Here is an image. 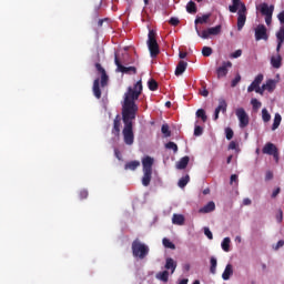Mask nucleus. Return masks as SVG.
I'll use <instances>...</instances> for the list:
<instances>
[{
  "label": "nucleus",
  "mask_w": 284,
  "mask_h": 284,
  "mask_svg": "<svg viewBox=\"0 0 284 284\" xmlns=\"http://www.w3.org/2000/svg\"><path fill=\"white\" fill-rule=\"evenodd\" d=\"M187 70V62L181 60L175 68V77H181Z\"/></svg>",
  "instance_id": "nucleus-19"
},
{
  "label": "nucleus",
  "mask_w": 284,
  "mask_h": 284,
  "mask_svg": "<svg viewBox=\"0 0 284 284\" xmlns=\"http://www.w3.org/2000/svg\"><path fill=\"white\" fill-rule=\"evenodd\" d=\"M265 90V85L263 84L262 87H258L255 92L256 94H261V97H263Z\"/></svg>",
  "instance_id": "nucleus-52"
},
{
  "label": "nucleus",
  "mask_w": 284,
  "mask_h": 284,
  "mask_svg": "<svg viewBox=\"0 0 284 284\" xmlns=\"http://www.w3.org/2000/svg\"><path fill=\"white\" fill-rule=\"evenodd\" d=\"M221 24H217L216 27L209 28L206 30H199V27H195V32L197 37H201V39H210V37H216L221 34Z\"/></svg>",
  "instance_id": "nucleus-5"
},
{
  "label": "nucleus",
  "mask_w": 284,
  "mask_h": 284,
  "mask_svg": "<svg viewBox=\"0 0 284 284\" xmlns=\"http://www.w3.org/2000/svg\"><path fill=\"white\" fill-rule=\"evenodd\" d=\"M140 166H141V162L136 161V160H133V161H130V162L125 163L124 170H131V172H134V170H136Z\"/></svg>",
  "instance_id": "nucleus-24"
},
{
  "label": "nucleus",
  "mask_w": 284,
  "mask_h": 284,
  "mask_svg": "<svg viewBox=\"0 0 284 284\" xmlns=\"http://www.w3.org/2000/svg\"><path fill=\"white\" fill-rule=\"evenodd\" d=\"M271 65L272 68H275V70H278V68L283 65V57H281V53H277L276 55H272Z\"/></svg>",
  "instance_id": "nucleus-16"
},
{
  "label": "nucleus",
  "mask_w": 284,
  "mask_h": 284,
  "mask_svg": "<svg viewBox=\"0 0 284 284\" xmlns=\"http://www.w3.org/2000/svg\"><path fill=\"white\" fill-rule=\"evenodd\" d=\"M176 265H178V264H176V261H174V258L168 257V258L165 260V265H164V267H165L166 272L170 271L171 274H174V272H176Z\"/></svg>",
  "instance_id": "nucleus-15"
},
{
  "label": "nucleus",
  "mask_w": 284,
  "mask_h": 284,
  "mask_svg": "<svg viewBox=\"0 0 284 284\" xmlns=\"http://www.w3.org/2000/svg\"><path fill=\"white\" fill-rule=\"evenodd\" d=\"M187 163H190V156L185 155L178 162V170H185V168H187Z\"/></svg>",
  "instance_id": "nucleus-26"
},
{
  "label": "nucleus",
  "mask_w": 284,
  "mask_h": 284,
  "mask_svg": "<svg viewBox=\"0 0 284 284\" xmlns=\"http://www.w3.org/2000/svg\"><path fill=\"white\" fill-rule=\"evenodd\" d=\"M225 134H226V139L227 141H232V139H234V131L230 128L225 129Z\"/></svg>",
  "instance_id": "nucleus-44"
},
{
  "label": "nucleus",
  "mask_w": 284,
  "mask_h": 284,
  "mask_svg": "<svg viewBox=\"0 0 284 284\" xmlns=\"http://www.w3.org/2000/svg\"><path fill=\"white\" fill-rule=\"evenodd\" d=\"M271 156H273L274 161L278 163V150L275 153H273Z\"/></svg>",
  "instance_id": "nucleus-62"
},
{
  "label": "nucleus",
  "mask_w": 284,
  "mask_h": 284,
  "mask_svg": "<svg viewBox=\"0 0 284 284\" xmlns=\"http://www.w3.org/2000/svg\"><path fill=\"white\" fill-rule=\"evenodd\" d=\"M146 45L149 48L151 59H156V57L161 54V49L159 48V42L156 41V31H149Z\"/></svg>",
  "instance_id": "nucleus-4"
},
{
  "label": "nucleus",
  "mask_w": 284,
  "mask_h": 284,
  "mask_svg": "<svg viewBox=\"0 0 284 284\" xmlns=\"http://www.w3.org/2000/svg\"><path fill=\"white\" fill-rule=\"evenodd\" d=\"M243 205H252V200H250L248 197H245L243 200Z\"/></svg>",
  "instance_id": "nucleus-61"
},
{
  "label": "nucleus",
  "mask_w": 284,
  "mask_h": 284,
  "mask_svg": "<svg viewBox=\"0 0 284 284\" xmlns=\"http://www.w3.org/2000/svg\"><path fill=\"white\" fill-rule=\"evenodd\" d=\"M114 63L116 65V72H122V74H136V67H125L122 65L121 60H119V55L115 54Z\"/></svg>",
  "instance_id": "nucleus-7"
},
{
  "label": "nucleus",
  "mask_w": 284,
  "mask_h": 284,
  "mask_svg": "<svg viewBox=\"0 0 284 284\" xmlns=\"http://www.w3.org/2000/svg\"><path fill=\"white\" fill-rule=\"evenodd\" d=\"M232 241L230 240V237H225L223 241H222V250L224 251V252H230V243H231Z\"/></svg>",
  "instance_id": "nucleus-36"
},
{
  "label": "nucleus",
  "mask_w": 284,
  "mask_h": 284,
  "mask_svg": "<svg viewBox=\"0 0 284 284\" xmlns=\"http://www.w3.org/2000/svg\"><path fill=\"white\" fill-rule=\"evenodd\" d=\"M263 79H264L263 74L260 73V74H257V75L255 77L254 81H255L257 84L261 85V83H263Z\"/></svg>",
  "instance_id": "nucleus-50"
},
{
  "label": "nucleus",
  "mask_w": 284,
  "mask_h": 284,
  "mask_svg": "<svg viewBox=\"0 0 284 284\" xmlns=\"http://www.w3.org/2000/svg\"><path fill=\"white\" fill-rule=\"evenodd\" d=\"M281 194V187H277L272 193V199H276Z\"/></svg>",
  "instance_id": "nucleus-55"
},
{
  "label": "nucleus",
  "mask_w": 284,
  "mask_h": 284,
  "mask_svg": "<svg viewBox=\"0 0 284 284\" xmlns=\"http://www.w3.org/2000/svg\"><path fill=\"white\" fill-rule=\"evenodd\" d=\"M284 245V241L283 240H280L275 246H273V248L276 251V250H281V247H283Z\"/></svg>",
  "instance_id": "nucleus-53"
},
{
  "label": "nucleus",
  "mask_w": 284,
  "mask_h": 284,
  "mask_svg": "<svg viewBox=\"0 0 284 284\" xmlns=\"http://www.w3.org/2000/svg\"><path fill=\"white\" fill-rule=\"evenodd\" d=\"M247 7L245 3L241 4V9L237 11V30L241 31L245 27V22L247 21Z\"/></svg>",
  "instance_id": "nucleus-6"
},
{
  "label": "nucleus",
  "mask_w": 284,
  "mask_h": 284,
  "mask_svg": "<svg viewBox=\"0 0 284 284\" xmlns=\"http://www.w3.org/2000/svg\"><path fill=\"white\" fill-rule=\"evenodd\" d=\"M201 97H209L210 95V91H207L206 88H203L202 91H200Z\"/></svg>",
  "instance_id": "nucleus-56"
},
{
  "label": "nucleus",
  "mask_w": 284,
  "mask_h": 284,
  "mask_svg": "<svg viewBox=\"0 0 284 284\" xmlns=\"http://www.w3.org/2000/svg\"><path fill=\"white\" fill-rule=\"evenodd\" d=\"M257 88H261V84L256 83L254 80L253 82L248 85L247 92H254L257 90Z\"/></svg>",
  "instance_id": "nucleus-42"
},
{
  "label": "nucleus",
  "mask_w": 284,
  "mask_h": 284,
  "mask_svg": "<svg viewBox=\"0 0 284 284\" xmlns=\"http://www.w3.org/2000/svg\"><path fill=\"white\" fill-rule=\"evenodd\" d=\"M79 196H80L81 200L88 199V196H89L88 190L80 191Z\"/></svg>",
  "instance_id": "nucleus-51"
},
{
  "label": "nucleus",
  "mask_w": 284,
  "mask_h": 284,
  "mask_svg": "<svg viewBox=\"0 0 284 284\" xmlns=\"http://www.w3.org/2000/svg\"><path fill=\"white\" fill-rule=\"evenodd\" d=\"M232 274H234V268H233L232 264H227L222 274L223 281H230V276H232Z\"/></svg>",
  "instance_id": "nucleus-22"
},
{
  "label": "nucleus",
  "mask_w": 284,
  "mask_h": 284,
  "mask_svg": "<svg viewBox=\"0 0 284 284\" xmlns=\"http://www.w3.org/2000/svg\"><path fill=\"white\" fill-rule=\"evenodd\" d=\"M251 104L253 105V110H258L262 105L261 101H258L256 98L251 100Z\"/></svg>",
  "instance_id": "nucleus-43"
},
{
  "label": "nucleus",
  "mask_w": 284,
  "mask_h": 284,
  "mask_svg": "<svg viewBox=\"0 0 284 284\" xmlns=\"http://www.w3.org/2000/svg\"><path fill=\"white\" fill-rule=\"evenodd\" d=\"M277 19L281 23L280 30L276 32L277 41H284V11L277 14Z\"/></svg>",
  "instance_id": "nucleus-12"
},
{
  "label": "nucleus",
  "mask_w": 284,
  "mask_h": 284,
  "mask_svg": "<svg viewBox=\"0 0 284 284\" xmlns=\"http://www.w3.org/2000/svg\"><path fill=\"white\" fill-rule=\"evenodd\" d=\"M161 132L162 134H164V136H172V132L170 131V125L168 124H163L161 128Z\"/></svg>",
  "instance_id": "nucleus-39"
},
{
  "label": "nucleus",
  "mask_w": 284,
  "mask_h": 284,
  "mask_svg": "<svg viewBox=\"0 0 284 284\" xmlns=\"http://www.w3.org/2000/svg\"><path fill=\"white\" fill-rule=\"evenodd\" d=\"M151 181H152V171H143L142 185H144V187H148Z\"/></svg>",
  "instance_id": "nucleus-23"
},
{
  "label": "nucleus",
  "mask_w": 284,
  "mask_h": 284,
  "mask_svg": "<svg viewBox=\"0 0 284 284\" xmlns=\"http://www.w3.org/2000/svg\"><path fill=\"white\" fill-rule=\"evenodd\" d=\"M282 120H283V118H281V115L278 113H276L275 118H274L273 125H272V130H278V125H281Z\"/></svg>",
  "instance_id": "nucleus-32"
},
{
  "label": "nucleus",
  "mask_w": 284,
  "mask_h": 284,
  "mask_svg": "<svg viewBox=\"0 0 284 284\" xmlns=\"http://www.w3.org/2000/svg\"><path fill=\"white\" fill-rule=\"evenodd\" d=\"M221 112H223V114L227 112V102L225 101V99L219 100V105L214 112V118H213L214 121H219V114H221Z\"/></svg>",
  "instance_id": "nucleus-11"
},
{
  "label": "nucleus",
  "mask_w": 284,
  "mask_h": 284,
  "mask_svg": "<svg viewBox=\"0 0 284 284\" xmlns=\"http://www.w3.org/2000/svg\"><path fill=\"white\" fill-rule=\"evenodd\" d=\"M166 150H173V152H179V145L174 142H169L165 144Z\"/></svg>",
  "instance_id": "nucleus-40"
},
{
  "label": "nucleus",
  "mask_w": 284,
  "mask_h": 284,
  "mask_svg": "<svg viewBox=\"0 0 284 284\" xmlns=\"http://www.w3.org/2000/svg\"><path fill=\"white\" fill-rule=\"evenodd\" d=\"M204 234L210 241L214 239V235L212 234V231H210V227H204Z\"/></svg>",
  "instance_id": "nucleus-46"
},
{
  "label": "nucleus",
  "mask_w": 284,
  "mask_h": 284,
  "mask_svg": "<svg viewBox=\"0 0 284 284\" xmlns=\"http://www.w3.org/2000/svg\"><path fill=\"white\" fill-rule=\"evenodd\" d=\"M235 114L240 121V128H247V125H250V116L247 115V112H245V109H236Z\"/></svg>",
  "instance_id": "nucleus-8"
},
{
  "label": "nucleus",
  "mask_w": 284,
  "mask_h": 284,
  "mask_svg": "<svg viewBox=\"0 0 284 284\" xmlns=\"http://www.w3.org/2000/svg\"><path fill=\"white\" fill-rule=\"evenodd\" d=\"M163 245L168 248V250H176V245L174 243H172V241H170V239L164 237L162 240Z\"/></svg>",
  "instance_id": "nucleus-30"
},
{
  "label": "nucleus",
  "mask_w": 284,
  "mask_h": 284,
  "mask_svg": "<svg viewBox=\"0 0 284 284\" xmlns=\"http://www.w3.org/2000/svg\"><path fill=\"white\" fill-rule=\"evenodd\" d=\"M268 36H267V28L265 24H258L255 29V40L256 41H267Z\"/></svg>",
  "instance_id": "nucleus-10"
},
{
  "label": "nucleus",
  "mask_w": 284,
  "mask_h": 284,
  "mask_svg": "<svg viewBox=\"0 0 284 284\" xmlns=\"http://www.w3.org/2000/svg\"><path fill=\"white\" fill-rule=\"evenodd\" d=\"M196 116H197V119H201L203 121V123H205L207 121V114L205 113V110H203V109H199L196 111Z\"/></svg>",
  "instance_id": "nucleus-33"
},
{
  "label": "nucleus",
  "mask_w": 284,
  "mask_h": 284,
  "mask_svg": "<svg viewBox=\"0 0 284 284\" xmlns=\"http://www.w3.org/2000/svg\"><path fill=\"white\" fill-rule=\"evenodd\" d=\"M148 87H149V90H151V92H156V90H159V82H156V80L154 79H151L148 82Z\"/></svg>",
  "instance_id": "nucleus-29"
},
{
  "label": "nucleus",
  "mask_w": 284,
  "mask_h": 284,
  "mask_svg": "<svg viewBox=\"0 0 284 284\" xmlns=\"http://www.w3.org/2000/svg\"><path fill=\"white\" fill-rule=\"evenodd\" d=\"M95 70L101 74V80L98 78L93 81L92 92L95 99H101V88H105L108 85L110 77H108L105 69L102 68L101 63H95Z\"/></svg>",
  "instance_id": "nucleus-2"
},
{
  "label": "nucleus",
  "mask_w": 284,
  "mask_h": 284,
  "mask_svg": "<svg viewBox=\"0 0 284 284\" xmlns=\"http://www.w3.org/2000/svg\"><path fill=\"white\" fill-rule=\"evenodd\" d=\"M187 183H190V175H185V176L181 178L179 180L178 185H179V187L183 189V187H185V185H187Z\"/></svg>",
  "instance_id": "nucleus-35"
},
{
  "label": "nucleus",
  "mask_w": 284,
  "mask_h": 284,
  "mask_svg": "<svg viewBox=\"0 0 284 284\" xmlns=\"http://www.w3.org/2000/svg\"><path fill=\"white\" fill-rule=\"evenodd\" d=\"M230 68H232L231 61H224L222 62V65L216 69L217 79H225L227 77V73L230 72Z\"/></svg>",
  "instance_id": "nucleus-9"
},
{
  "label": "nucleus",
  "mask_w": 284,
  "mask_h": 284,
  "mask_svg": "<svg viewBox=\"0 0 284 284\" xmlns=\"http://www.w3.org/2000/svg\"><path fill=\"white\" fill-rule=\"evenodd\" d=\"M265 90H267V92H274V80H267L265 84H263Z\"/></svg>",
  "instance_id": "nucleus-38"
},
{
  "label": "nucleus",
  "mask_w": 284,
  "mask_h": 284,
  "mask_svg": "<svg viewBox=\"0 0 284 284\" xmlns=\"http://www.w3.org/2000/svg\"><path fill=\"white\" fill-rule=\"evenodd\" d=\"M170 26H178L179 23H181V21L179 20V18H171L169 20Z\"/></svg>",
  "instance_id": "nucleus-49"
},
{
  "label": "nucleus",
  "mask_w": 284,
  "mask_h": 284,
  "mask_svg": "<svg viewBox=\"0 0 284 284\" xmlns=\"http://www.w3.org/2000/svg\"><path fill=\"white\" fill-rule=\"evenodd\" d=\"M186 12H189V14H196V3L194 1H190L186 4Z\"/></svg>",
  "instance_id": "nucleus-28"
},
{
  "label": "nucleus",
  "mask_w": 284,
  "mask_h": 284,
  "mask_svg": "<svg viewBox=\"0 0 284 284\" xmlns=\"http://www.w3.org/2000/svg\"><path fill=\"white\" fill-rule=\"evenodd\" d=\"M266 26H272V16H265Z\"/></svg>",
  "instance_id": "nucleus-59"
},
{
  "label": "nucleus",
  "mask_w": 284,
  "mask_h": 284,
  "mask_svg": "<svg viewBox=\"0 0 284 284\" xmlns=\"http://www.w3.org/2000/svg\"><path fill=\"white\" fill-rule=\"evenodd\" d=\"M172 223L173 225H185V216H183V214H173L172 217Z\"/></svg>",
  "instance_id": "nucleus-21"
},
{
  "label": "nucleus",
  "mask_w": 284,
  "mask_h": 284,
  "mask_svg": "<svg viewBox=\"0 0 284 284\" xmlns=\"http://www.w3.org/2000/svg\"><path fill=\"white\" fill-rule=\"evenodd\" d=\"M216 210V204L214 202H209L202 209H200L201 214H210V212H214Z\"/></svg>",
  "instance_id": "nucleus-20"
},
{
  "label": "nucleus",
  "mask_w": 284,
  "mask_h": 284,
  "mask_svg": "<svg viewBox=\"0 0 284 284\" xmlns=\"http://www.w3.org/2000/svg\"><path fill=\"white\" fill-rule=\"evenodd\" d=\"M131 250H132L133 256L135 258H140L141 261H143V258H145V256L150 254V246L142 243L141 240L139 239H135L132 242Z\"/></svg>",
  "instance_id": "nucleus-3"
},
{
  "label": "nucleus",
  "mask_w": 284,
  "mask_h": 284,
  "mask_svg": "<svg viewBox=\"0 0 284 284\" xmlns=\"http://www.w3.org/2000/svg\"><path fill=\"white\" fill-rule=\"evenodd\" d=\"M261 13L264 17H270V16L274 14V6L270 7L267 3H263L261 6Z\"/></svg>",
  "instance_id": "nucleus-18"
},
{
  "label": "nucleus",
  "mask_w": 284,
  "mask_h": 284,
  "mask_svg": "<svg viewBox=\"0 0 284 284\" xmlns=\"http://www.w3.org/2000/svg\"><path fill=\"white\" fill-rule=\"evenodd\" d=\"M210 21V14H203L202 17H197L194 21L195 28H199V23L203 26V23H207Z\"/></svg>",
  "instance_id": "nucleus-27"
},
{
  "label": "nucleus",
  "mask_w": 284,
  "mask_h": 284,
  "mask_svg": "<svg viewBox=\"0 0 284 284\" xmlns=\"http://www.w3.org/2000/svg\"><path fill=\"white\" fill-rule=\"evenodd\" d=\"M210 264H211V267H210L211 274H216V265H217L216 257H211Z\"/></svg>",
  "instance_id": "nucleus-37"
},
{
  "label": "nucleus",
  "mask_w": 284,
  "mask_h": 284,
  "mask_svg": "<svg viewBox=\"0 0 284 284\" xmlns=\"http://www.w3.org/2000/svg\"><path fill=\"white\" fill-rule=\"evenodd\" d=\"M241 83V74H237L231 82V88H236Z\"/></svg>",
  "instance_id": "nucleus-45"
},
{
  "label": "nucleus",
  "mask_w": 284,
  "mask_h": 284,
  "mask_svg": "<svg viewBox=\"0 0 284 284\" xmlns=\"http://www.w3.org/2000/svg\"><path fill=\"white\" fill-rule=\"evenodd\" d=\"M143 92V82L140 80L133 87H129L124 93V102L122 104V121L124 123V129L122 131L123 140L125 145L134 144V130L133 123L136 119V112H139V97Z\"/></svg>",
  "instance_id": "nucleus-1"
},
{
  "label": "nucleus",
  "mask_w": 284,
  "mask_h": 284,
  "mask_svg": "<svg viewBox=\"0 0 284 284\" xmlns=\"http://www.w3.org/2000/svg\"><path fill=\"white\" fill-rule=\"evenodd\" d=\"M212 48L211 47H203L202 48V54L203 57H212Z\"/></svg>",
  "instance_id": "nucleus-41"
},
{
  "label": "nucleus",
  "mask_w": 284,
  "mask_h": 284,
  "mask_svg": "<svg viewBox=\"0 0 284 284\" xmlns=\"http://www.w3.org/2000/svg\"><path fill=\"white\" fill-rule=\"evenodd\" d=\"M155 277L158 281H162V283H168L170 281V272L169 271H162L156 273Z\"/></svg>",
  "instance_id": "nucleus-25"
},
{
  "label": "nucleus",
  "mask_w": 284,
  "mask_h": 284,
  "mask_svg": "<svg viewBox=\"0 0 284 284\" xmlns=\"http://www.w3.org/2000/svg\"><path fill=\"white\" fill-rule=\"evenodd\" d=\"M272 179H274V173H272V171H267L266 175H265V180L266 181H272Z\"/></svg>",
  "instance_id": "nucleus-54"
},
{
  "label": "nucleus",
  "mask_w": 284,
  "mask_h": 284,
  "mask_svg": "<svg viewBox=\"0 0 284 284\" xmlns=\"http://www.w3.org/2000/svg\"><path fill=\"white\" fill-rule=\"evenodd\" d=\"M284 41L283 40H277V47H276V52H281V48L283 47Z\"/></svg>",
  "instance_id": "nucleus-57"
},
{
  "label": "nucleus",
  "mask_w": 284,
  "mask_h": 284,
  "mask_svg": "<svg viewBox=\"0 0 284 284\" xmlns=\"http://www.w3.org/2000/svg\"><path fill=\"white\" fill-rule=\"evenodd\" d=\"M232 2H233V6L229 7L230 12H233V13L239 12V7L242 4L241 0H232Z\"/></svg>",
  "instance_id": "nucleus-31"
},
{
  "label": "nucleus",
  "mask_w": 284,
  "mask_h": 284,
  "mask_svg": "<svg viewBox=\"0 0 284 284\" xmlns=\"http://www.w3.org/2000/svg\"><path fill=\"white\" fill-rule=\"evenodd\" d=\"M241 54H243V51L241 49L236 50L235 52H233L231 54L232 59H239V57H241Z\"/></svg>",
  "instance_id": "nucleus-48"
},
{
  "label": "nucleus",
  "mask_w": 284,
  "mask_h": 284,
  "mask_svg": "<svg viewBox=\"0 0 284 284\" xmlns=\"http://www.w3.org/2000/svg\"><path fill=\"white\" fill-rule=\"evenodd\" d=\"M229 150H236V142L231 141L229 144Z\"/></svg>",
  "instance_id": "nucleus-60"
},
{
  "label": "nucleus",
  "mask_w": 284,
  "mask_h": 284,
  "mask_svg": "<svg viewBox=\"0 0 284 284\" xmlns=\"http://www.w3.org/2000/svg\"><path fill=\"white\" fill-rule=\"evenodd\" d=\"M237 182H239V175L232 174V175H231V184H232V183H237Z\"/></svg>",
  "instance_id": "nucleus-58"
},
{
  "label": "nucleus",
  "mask_w": 284,
  "mask_h": 284,
  "mask_svg": "<svg viewBox=\"0 0 284 284\" xmlns=\"http://www.w3.org/2000/svg\"><path fill=\"white\" fill-rule=\"evenodd\" d=\"M111 133L113 136H120L121 135V115H116L113 120V128Z\"/></svg>",
  "instance_id": "nucleus-14"
},
{
  "label": "nucleus",
  "mask_w": 284,
  "mask_h": 284,
  "mask_svg": "<svg viewBox=\"0 0 284 284\" xmlns=\"http://www.w3.org/2000/svg\"><path fill=\"white\" fill-rule=\"evenodd\" d=\"M271 119H272V115L270 114L267 109H263L262 110V120L264 121V123H270Z\"/></svg>",
  "instance_id": "nucleus-34"
},
{
  "label": "nucleus",
  "mask_w": 284,
  "mask_h": 284,
  "mask_svg": "<svg viewBox=\"0 0 284 284\" xmlns=\"http://www.w3.org/2000/svg\"><path fill=\"white\" fill-rule=\"evenodd\" d=\"M276 151H278V148H276L272 142L266 143L262 149L263 154H268V156H272Z\"/></svg>",
  "instance_id": "nucleus-17"
},
{
  "label": "nucleus",
  "mask_w": 284,
  "mask_h": 284,
  "mask_svg": "<svg viewBox=\"0 0 284 284\" xmlns=\"http://www.w3.org/2000/svg\"><path fill=\"white\" fill-rule=\"evenodd\" d=\"M179 284H187V278L181 280Z\"/></svg>",
  "instance_id": "nucleus-64"
},
{
  "label": "nucleus",
  "mask_w": 284,
  "mask_h": 284,
  "mask_svg": "<svg viewBox=\"0 0 284 284\" xmlns=\"http://www.w3.org/2000/svg\"><path fill=\"white\" fill-rule=\"evenodd\" d=\"M114 154L119 159V161H121V151H119V149L114 150Z\"/></svg>",
  "instance_id": "nucleus-63"
},
{
  "label": "nucleus",
  "mask_w": 284,
  "mask_h": 284,
  "mask_svg": "<svg viewBox=\"0 0 284 284\" xmlns=\"http://www.w3.org/2000/svg\"><path fill=\"white\" fill-rule=\"evenodd\" d=\"M201 134H203V128L200 125H196L194 129V135L195 136H201Z\"/></svg>",
  "instance_id": "nucleus-47"
},
{
  "label": "nucleus",
  "mask_w": 284,
  "mask_h": 284,
  "mask_svg": "<svg viewBox=\"0 0 284 284\" xmlns=\"http://www.w3.org/2000/svg\"><path fill=\"white\" fill-rule=\"evenodd\" d=\"M152 165H154V158L146 155L142 159L143 172H152Z\"/></svg>",
  "instance_id": "nucleus-13"
}]
</instances>
